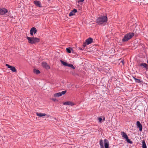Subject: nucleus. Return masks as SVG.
<instances>
[{"mask_svg":"<svg viewBox=\"0 0 148 148\" xmlns=\"http://www.w3.org/2000/svg\"><path fill=\"white\" fill-rule=\"evenodd\" d=\"M108 18L106 16H102L97 18L96 19V23L98 25H101L103 23H106Z\"/></svg>","mask_w":148,"mask_h":148,"instance_id":"obj_1","label":"nucleus"},{"mask_svg":"<svg viewBox=\"0 0 148 148\" xmlns=\"http://www.w3.org/2000/svg\"><path fill=\"white\" fill-rule=\"evenodd\" d=\"M104 147L103 140L102 139H101L99 141V145L101 148H109V144L108 140L105 139L104 140Z\"/></svg>","mask_w":148,"mask_h":148,"instance_id":"obj_2","label":"nucleus"},{"mask_svg":"<svg viewBox=\"0 0 148 148\" xmlns=\"http://www.w3.org/2000/svg\"><path fill=\"white\" fill-rule=\"evenodd\" d=\"M27 39L28 40V42L32 44L38 42L40 40L39 38L36 37H30L27 36Z\"/></svg>","mask_w":148,"mask_h":148,"instance_id":"obj_3","label":"nucleus"},{"mask_svg":"<svg viewBox=\"0 0 148 148\" xmlns=\"http://www.w3.org/2000/svg\"><path fill=\"white\" fill-rule=\"evenodd\" d=\"M134 33H129L125 34L122 39V42H125L131 39L134 35Z\"/></svg>","mask_w":148,"mask_h":148,"instance_id":"obj_4","label":"nucleus"},{"mask_svg":"<svg viewBox=\"0 0 148 148\" xmlns=\"http://www.w3.org/2000/svg\"><path fill=\"white\" fill-rule=\"evenodd\" d=\"M5 66H7L8 68L10 69L12 72H17L16 69L14 66L10 65L7 64H6Z\"/></svg>","mask_w":148,"mask_h":148,"instance_id":"obj_5","label":"nucleus"},{"mask_svg":"<svg viewBox=\"0 0 148 148\" xmlns=\"http://www.w3.org/2000/svg\"><path fill=\"white\" fill-rule=\"evenodd\" d=\"M37 29L35 27H33L30 30V34L32 36H33L34 34H35L37 32Z\"/></svg>","mask_w":148,"mask_h":148,"instance_id":"obj_6","label":"nucleus"},{"mask_svg":"<svg viewBox=\"0 0 148 148\" xmlns=\"http://www.w3.org/2000/svg\"><path fill=\"white\" fill-rule=\"evenodd\" d=\"M138 66H139L141 67L142 69L145 68L146 70L148 69V65L146 63H142Z\"/></svg>","mask_w":148,"mask_h":148,"instance_id":"obj_7","label":"nucleus"},{"mask_svg":"<svg viewBox=\"0 0 148 148\" xmlns=\"http://www.w3.org/2000/svg\"><path fill=\"white\" fill-rule=\"evenodd\" d=\"M136 125L137 127L139 128V131L141 132L143 129V126L142 124L140 123L139 121H138L136 122Z\"/></svg>","mask_w":148,"mask_h":148,"instance_id":"obj_8","label":"nucleus"},{"mask_svg":"<svg viewBox=\"0 0 148 148\" xmlns=\"http://www.w3.org/2000/svg\"><path fill=\"white\" fill-rule=\"evenodd\" d=\"M42 66L47 69H50V67L46 62H42Z\"/></svg>","mask_w":148,"mask_h":148,"instance_id":"obj_9","label":"nucleus"},{"mask_svg":"<svg viewBox=\"0 0 148 148\" xmlns=\"http://www.w3.org/2000/svg\"><path fill=\"white\" fill-rule=\"evenodd\" d=\"M93 41V39L92 38L90 37L86 39L85 42H86L87 45H88L92 42Z\"/></svg>","mask_w":148,"mask_h":148,"instance_id":"obj_10","label":"nucleus"},{"mask_svg":"<svg viewBox=\"0 0 148 148\" xmlns=\"http://www.w3.org/2000/svg\"><path fill=\"white\" fill-rule=\"evenodd\" d=\"M1 15H3L7 13L8 10L5 8L1 9Z\"/></svg>","mask_w":148,"mask_h":148,"instance_id":"obj_11","label":"nucleus"},{"mask_svg":"<svg viewBox=\"0 0 148 148\" xmlns=\"http://www.w3.org/2000/svg\"><path fill=\"white\" fill-rule=\"evenodd\" d=\"M77 12V10L76 9H74L69 14V16H72L75 14Z\"/></svg>","mask_w":148,"mask_h":148,"instance_id":"obj_12","label":"nucleus"},{"mask_svg":"<svg viewBox=\"0 0 148 148\" xmlns=\"http://www.w3.org/2000/svg\"><path fill=\"white\" fill-rule=\"evenodd\" d=\"M34 3L37 7H41L42 6L41 5V3L39 1L36 0L34 1Z\"/></svg>","mask_w":148,"mask_h":148,"instance_id":"obj_13","label":"nucleus"},{"mask_svg":"<svg viewBox=\"0 0 148 148\" xmlns=\"http://www.w3.org/2000/svg\"><path fill=\"white\" fill-rule=\"evenodd\" d=\"M63 104L64 105H71V106H73L74 105V104L73 102L70 101L64 102Z\"/></svg>","mask_w":148,"mask_h":148,"instance_id":"obj_14","label":"nucleus"},{"mask_svg":"<svg viewBox=\"0 0 148 148\" xmlns=\"http://www.w3.org/2000/svg\"><path fill=\"white\" fill-rule=\"evenodd\" d=\"M121 135H122V137L125 139H126V138L128 137L127 134L124 132H121Z\"/></svg>","mask_w":148,"mask_h":148,"instance_id":"obj_15","label":"nucleus"},{"mask_svg":"<svg viewBox=\"0 0 148 148\" xmlns=\"http://www.w3.org/2000/svg\"><path fill=\"white\" fill-rule=\"evenodd\" d=\"M36 115L39 117H42L43 116H45L46 115V114L45 113H38L37 112L36 113Z\"/></svg>","mask_w":148,"mask_h":148,"instance_id":"obj_16","label":"nucleus"},{"mask_svg":"<svg viewBox=\"0 0 148 148\" xmlns=\"http://www.w3.org/2000/svg\"><path fill=\"white\" fill-rule=\"evenodd\" d=\"M142 148H147L146 145L144 140L142 141Z\"/></svg>","mask_w":148,"mask_h":148,"instance_id":"obj_17","label":"nucleus"},{"mask_svg":"<svg viewBox=\"0 0 148 148\" xmlns=\"http://www.w3.org/2000/svg\"><path fill=\"white\" fill-rule=\"evenodd\" d=\"M60 61L61 63L64 66H68L69 64H68L66 62L63 61L62 60H60Z\"/></svg>","mask_w":148,"mask_h":148,"instance_id":"obj_18","label":"nucleus"},{"mask_svg":"<svg viewBox=\"0 0 148 148\" xmlns=\"http://www.w3.org/2000/svg\"><path fill=\"white\" fill-rule=\"evenodd\" d=\"M72 50V48L71 47H69L68 48H67L66 49V52L69 53H71V50Z\"/></svg>","mask_w":148,"mask_h":148,"instance_id":"obj_19","label":"nucleus"},{"mask_svg":"<svg viewBox=\"0 0 148 148\" xmlns=\"http://www.w3.org/2000/svg\"><path fill=\"white\" fill-rule=\"evenodd\" d=\"M33 72L36 74H38L40 73V72L39 70L38 69H34Z\"/></svg>","mask_w":148,"mask_h":148,"instance_id":"obj_20","label":"nucleus"},{"mask_svg":"<svg viewBox=\"0 0 148 148\" xmlns=\"http://www.w3.org/2000/svg\"><path fill=\"white\" fill-rule=\"evenodd\" d=\"M125 141L129 143L130 144H132L133 143V142L132 141H131L130 139L128 138L127 137V138H126Z\"/></svg>","mask_w":148,"mask_h":148,"instance_id":"obj_21","label":"nucleus"},{"mask_svg":"<svg viewBox=\"0 0 148 148\" xmlns=\"http://www.w3.org/2000/svg\"><path fill=\"white\" fill-rule=\"evenodd\" d=\"M60 92H58L54 94V97H59L62 96Z\"/></svg>","mask_w":148,"mask_h":148,"instance_id":"obj_22","label":"nucleus"},{"mask_svg":"<svg viewBox=\"0 0 148 148\" xmlns=\"http://www.w3.org/2000/svg\"><path fill=\"white\" fill-rule=\"evenodd\" d=\"M68 66L70 67L73 69H75V67L72 64H69Z\"/></svg>","mask_w":148,"mask_h":148,"instance_id":"obj_23","label":"nucleus"},{"mask_svg":"<svg viewBox=\"0 0 148 148\" xmlns=\"http://www.w3.org/2000/svg\"><path fill=\"white\" fill-rule=\"evenodd\" d=\"M71 73L73 75L75 76L79 75L77 73H75L74 71L72 72Z\"/></svg>","mask_w":148,"mask_h":148,"instance_id":"obj_24","label":"nucleus"},{"mask_svg":"<svg viewBox=\"0 0 148 148\" xmlns=\"http://www.w3.org/2000/svg\"><path fill=\"white\" fill-rule=\"evenodd\" d=\"M143 3L144 4H148V0H143Z\"/></svg>","mask_w":148,"mask_h":148,"instance_id":"obj_25","label":"nucleus"},{"mask_svg":"<svg viewBox=\"0 0 148 148\" xmlns=\"http://www.w3.org/2000/svg\"><path fill=\"white\" fill-rule=\"evenodd\" d=\"M66 92V90H65L64 91H62L61 92H60L61 94V95H64L65 94Z\"/></svg>","mask_w":148,"mask_h":148,"instance_id":"obj_26","label":"nucleus"},{"mask_svg":"<svg viewBox=\"0 0 148 148\" xmlns=\"http://www.w3.org/2000/svg\"><path fill=\"white\" fill-rule=\"evenodd\" d=\"M98 120L99 122H101L102 120V118L101 117H99L98 118Z\"/></svg>","mask_w":148,"mask_h":148,"instance_id":"obj_27","label":"nucleus"},{"mask_svg":"<svg viewBox=\"0 0 148 148\" xmlns=\"http://www.w3.org/2000/svg\"><path fill=\"white\" fill-rule=\"evenodd\" d=\"M141 82V80L137 79L136 81V82L140 83Z\"/></svg>","mask_w":148,"mask_h":148,"instance_id":"obj_28","label":"nucleus"},{"mask_svg":"<svg viewBox=\"0 0 148 148\" xmlns=\"http://www.w3.org/2000/svg\"><path fill=\"white\" fill-rule=\"evenodd\" d=\"M87 44L86 42H84L83 44V46L84 47H85Z\"/></svg>","mask_w":148,"mask_h":148,"instance_id":"obj_29","label":"nucleus"},{"mask_svg":"<svg viewBox=\"0 0 148 148\" xmlns=\"http://www.w3.org/2000/svg\"><path fill=\"white\" fill-rule=\"evenodd\" d=\"M84 0H79L78 1V3H82L84 1Z\"/></svg>","mask_w":148,"mask_h":148,"instance_id":"obj_30","label":"nucleus"},{"mask_svg":"<svg viewBox=\"0 0 148 148\" xmlns=\"http://www.w3.org/2000/svg\"><path fill=\"white\" fill-rule=\"evenodd\" d=\"M120 63H122V65H124V61H122Z\"/></svg>","mask_w":148,"mask_h":148,"instance_id":"obj_31","label":"nucleus"},{"mask_svg":"<svg viewBox=\"0 0 148 148\" xmlns=\"http://www.w3.org/2000/svg\"><path fill=\"white\" fill-rule=\"evenodd\" d=\"M52 100L54 101H58V100H57L55 98H52Z\"/></svg>","mask_w":148,"mask_h":148,"instance_id":"obj_32","label":"nucleus"},{"mask_svg":"<svg viewBox=\"0 0 148 148\" xmlns=\"http://www.w3.org/2000/svg\"><path fill=\"white\" fill-rule=\"evenodd\" d=\"M71 50V52H72L74 53H75L74 52V50L72 48V50Z\"/></svg>","mask_w":148,"mask_h":148,"instance_id":"obj_33","label":"nucleus"},{"mask_svg":"<svg viewBox=\"0 0 148 148\" xmlns=\"http://www.w3.org/2000/svg\"><path fill=\"white\" fill-rule=\"evenodd\" d=\"M102 118H103V119H102V120L104 121H105V117L104 116H102Z\"/></svg>","mask_w":148,"mask_h":148,"instance_id":"obj_34","label":"nucleus"},{"mask_svg":"<svg viewBox=\"0 0 148 148\" xmlns=\"http://www.w3.org/2000/svg\"><path fill=\"white\" fill-rule=\"evenodd\" d=\"M129 1H130L131 3H133V1H132V0H129Z\"/></svg>","mask_w":148,"mask_h":148,"instance_id":"obj_35","label":"nucleus"},{"mask_svg":"<svg viewBox=\"0 0 148 148\" xmlns=\"http://www.w3.org/2000/svg\"><path fill=\"white\" fill-rule=\"evenodd\" d=\"M46 116H47V117H49V116H50V115H46Z\"/></svg>","mask_w":148,"mask_h":148,"instance_id":"obj_36","label":"nucleus"},{"mask_svg":"<svg viewBox=\"0 0 148 148\" xmlns=\"http://www.w3.org/2000/svg\"><path fill=\"white\" fill-rule=\"evenodd\" d=\"M79 49H80V50H82V48H81L79 47Z\"/></svg>","mask_w":148,"mask_h":148,"instance_id":"obj_37","label":"nucleus"},{"mask_svg":"<svg viewBox=\"0 0 148 148\" xmlns=\"http://www.w3.org/2000/svg\"><path fill=\"white\" fill-rule=\"evenodd\" d=\"M137 78H136L135 79V80L136 82V81H137Z\"/></svg>","mask_w":148,"mask_h":148,"instance_id":"obj_38","label":"nucleus"},{"mask_svg":"<svg viewBox=\"0 0 148 148\" xmlns=\"http://www.w3.org/2000/svg\"><path fill=\"white\" fill-rule=\"evenodd\" d=\"M133 78L135 80L136 78L135 77H133Z\"/></svg>","mask_w":148,"mask_h":148,"instance_id":"obj_39","label":"nucleus"},{"mask_svg":"<svg viewBox=\"0 0 148 148\" xmlns=\"http://www.w3.org/2000/svg\"><path fill=\"white\" fill-rule=\"evenodd\" d=\"M1 8H0V14H1Z\"/></svg>","mask_w":148,"mask_h":148,"instance_id":"obj_40","label":"nucleus"},{"mask_svg":"<svg viewBox=\"0 0 148 148\" xmlns=\"http://www.w3.org/2000/svg\"><path fill=\"white\" fill-rule=\"evenodd\" d=\"M147 63L148 64V60H147Z\"/></svg>","mask_w":148,"mask_h":148,"instance_id":"obj_41","label":"nucleus"}]
</instances>
